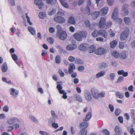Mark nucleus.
<instances>
[{
  "label": "nucleus",
  "instance_id": "62",
  "mask_svg": "<svg viewBox=\"0 0 135 135\" xmlns=\"http://www.w3.org/2000/svg\"><path fill=\"white\" fill-rule=\"evenodd\" d=\"M8 1L10 5L12 6H14L15 5V0H8Z\"/></svg>",
  "mask_w": 135,
  "mask_h": 135
},
{
  "label": "nucleus",
  "instance_id": "20",
  "mask_svg": "<svg viewBox=\"0 0 135 135\" xmlns=\"http://www.w3.org/2000/svg\"><path fill=\"white\" fill-rule=\"evenodd\" d=\"M108 11V7H105L101 9L99 12L102 15L104 16L107 13Z\"/></svg>",
  "mask_w": 135,
  "mask_h": 135
},
{
  "label": "nucleus",
  "instance_id": "45",
  "mask_svg": "<svg viewBox=\"0 0 135 135\" xmlns=\"http://www.w3.org/2000/svg\"><path fill=\"white\" fill-rule=\"evenodd\" d=\"M60 1L64 7L66 8H68V7L69 6L68 4L65 2L63 0H60Z\"/></svg>",
  "mask_w": 135,
  "mask_h": 135
},
{
  "label": "nucleus",
  "instance_id": "1",
  "mask_svg": "<svg viewBox=\"0 0 135 135\" xmlns=\"http://www.w3.org/2000/svg\"><path fill=\"white\" fill-rule=\"evenodd\" d=\"M87 33L85 31H82L78 33H76L73 35L75 38L78 41H82L83 38H86Z\"/></svg>",
  "mask_w": 135,
  "mask_h": 135
},
{
  "label": "nucleus",
  "instance_id": "53",
  "mask_svg": "<svg viewBox=\"0 0 135 135\" xmlns=\"http://www.w3.org/2000/svg\"><path fill=\"white\" fill-rule=\"evenodd\" d=\"M104 135H110V133L106 129H104L102 131Z\"/></svg>",
  "mask_w": 135,
  "mask_h": 135
},
{
  "label": "nucleus",
  "instance_id": "26",
  "mask_svg": "<svg viewBox=\"0 0 135 135\" xmlns=\"http://www.w3.org/2000/svg\"><path fill=\"white\" fill-rule=\"evenodd\" d=\"M75 100L79 102H82L83 100L82 97L78 94H75L74 95Z\"/></svg>",
  "mask_w": 135,
  "mask_h": 135
},
{
  "label": "nucleus",
  "instance_id": "44",
  "mask_svg": "<svg viewBox=\"0 0 135 135\" xmlns=\"http://www.w3.org/2000/svg\"><path fill=\"white\" fill-rule=\"evenodd\" d=\"M29 118L33 122L37 123L38 122V120L36 119L33 116L31 115L29 116Z\"/></svg>",
  "mask_w": 135,
  "mask_h": 135
},
{
  "label": "nucleus",
  "instance_id": "6",
  "mask_svg": "<svg viewBox=\"0 0 135 135\" xmlns=\"http://www.w3.org/2000/svg\"><path fill=\"white\" fill-rule=\"evenodd\" d=\"M10 94L12 97L15 98L17 97V95L19 93V91L14 88H11L9 89Z\"/></svg>",
  "mask_w": 135,
  "mask_h": 135
},
{
  "label": "nucleus",
  "instance_id": "27",
  "mask_svg": "<svg viewBox=\"0 0 135 135\" xmlns=\"http://www.w3.org/2000/svg\"><path fill=\"white\" fill-rule=\"evenodd\" d=\"M91 117V113L90 112H89L86 114L85 118L83 119V120L84 121L87 122L90 119Z\"/></svg>",
  "mask_w": 135,
  "mask_h": 135
},
{
  "label": "nucleus",
  "instance_id": "60",
  "mask_svg": "<svg viewBox=\"0 0 135 135\" xmlns=\"http://www.w3.org/2000/svg\"><path fill=\"white\" fill-rule=\"evenodd\" d=\"M51 125L53 128L55 129L59 127L58 124L55 123V122L51 124Z\"/></svg>",
  "mask_w": 135,
  "mask_h": 135
},
{
  "label": "nucleus",
  "instance_id": "61",
  "mask_svg": "<svg viewBox=\"0 0 135 135\" xmlns=\"http://www.w3.org/2000/svg\"><path fill=\"white\" fill-rule=\"evenodd\" d=\"M68 60L70 61L73 62L75 61V58L72 56H70L68 57Z\"/></svg>",
  "mask_w": 135,
  "mask_h": 135
},
{
  "label": "nucleus",
  "instance_id": "25",
  "mask_svg": "<svg viewBox=\"0 0 135 135\" xmlns=\"http://www.w3.org/2000/svg\"><path fill=\"white\" fill-rule=\"evenodd\" d=\"M106 73L104 71H101L97 73L96 75V77L97 78H99L104 76Z\"/></svg>",
  "mask_w": 135,
  "mask_h": 135
},
{
  "label": "nucleus",
  "instance_id": "47",
  "mask_svg": "<svg viewBox=\"0 0 135 135\" xmlns=\"http://www.w3.org/2000/svg\"><path fill=\"white\" fill-rule=\"evenodd\" d=\"M112 22L111 21H109L105 24V28H109L112 25Z\"/></svg>",
  "mask_w": 135,
  "mask_h": 135
},
{
  "label": "nucleus",
  "instance_id": "8",
  "mask_svg": "<svg viewBox=\"0 0 135 135\" xmlns=\"http://www.w3.org/2000/svg\"><path fill=\"white\" fill-rule=\"evenodd\" d=\"M91 91L93 97L95 99H97L99 98L98 91L97 89L92 88L91 89Z\"/></svg>",
  "mask_w": 135,
  "mask_h": 135
},
{
  "label": "nucleus",
  "instance_id": "54",
  "mask_svg": "<svg viewBox=\"0 0 135 135\" xmlns=\"http://www.w3.org/2000/svg\"><path fill=\"white\" fill-rule=\"evenodd\" d=\"M114 0H107V2L108 5L111 6L114 3Z\"/></svg>",
  "mask_w": 135,
  "mask_h": 135
},
{
  "label": "nucleus",
  "instance_id": "11",
  "mask_svg": "<svg viewBox=\"0 0 135 135\" xmlns=\"http://www.w3.org/2000/svg\"><path fill=\"white\" fill-rule=\"evenodd\" d=\"M54 21L60 23H62L65 21V20L64 17L60 16L56 17L54 18Z\"/></svg>",
  "mask_w": 135,
  "mask_h": 135
},
{
  "label": "nucleus",
  "instance_id": "39",
  "mask_svg": "<svg viewBox=\"0 0 135 135\" xmlns=\"http://www.w3.org/2000/svg\"><path fill=\"white\" fill-rule=\"evenodd\" d=\"M112 55L116 58H118L120 56L118 52L115 51L112 52Z\"/></svg>",
  "mask_w": 135,
  "mask_h": 135
},
{
  "label": "nucleus",
  "instance_id": "36",
  "mask_svg": "<svg viewBox=\"0 0 135 135\" xmlns=\"http://www.w3.org/2000/svg\"><path fill=\"white\" fill-rule=\"evenodd\" d=\"M124 21L127 25H129L131 23V19L129 17H125L124 18Z\"/></svg>",
  "mask_w": 135,
  "mask_h": 135
},
{
  "label": "nucleus",
  "instance_id": "57",
  "mask_svg": "<svg viewBox=\"0 0 135 135\" xmlns=\"http://www.w3.org/2000/svg\"><path fill=\"white\" fill-rule=\"evenodd\" d=\"M110 76L112 80H114L115 77V74L114 73H111L110 74Z\"/></svg>",
  "mask_w": 135,
  "mask_h": 135
},
{
  "label": "nucleus",
  "instance_id": "22",
  "mask_svg": "<svg viewBox=\"0 0 135 135\" xmlns=\"http://www.w3.org/2000/svg\"><path fill=\"white\" fill-rule=\"evenodd\" d=\"M108 66L107 64L105 62H101L99 65V68L100 69H104Z\"/></svg>",
  "mask_w": 135,
  "mask_h": 135
},
{
  "label": "nucleus",
  "instance_id": "2",
  "mask_svg": "<svg viewBox=\"0 0 135 135\" xmlns=\"http://www.w3.org/2000/svg\"><path fill=\"white\" fill-rule=\"evenodd\" d=\"M118 9L117 7L115 8L114 9L112 15V18L114 20H115L117 22L121 23L122 22V20L120 18L117 17V15L118 14Z\"/></svg>",
  "mask_w": 135,
  "mask_h": 135
},
{
  "label": "nucleus",
  "instance_id": "46",
  "mask_svg": "<svg viewBox=\"0 0 135 135\" xmlns=\"http://www.w3.org/2000/svg\"><path fill=\"white\" fill-rule=\"evenodd\" d=\"M26 17L27 19V22L29 25H32V23L30 21V17L28 16V14L26 13H25Z\"/></svg>",
  "mask_w": 135,
  "mask_h": 135
},
{
  "label": "nucleus",
  "instance_id": "55",
  "mask_svg": "<svg viewBox=\"0 0 135 135\" xmlns=\"http://www.w3.org/2000/svg\"><path fill=\"white\" fill-rule=\"evenodd\" d=\"M57 30V33H61L62 31V28L61 26L59 25H58L56 27Z\"/></svg>",
  "mask_w": 135,
  "mask_h": 135
},
{
  "label": "nucleus",
  "instance_id": "29",
  "mask_svg": "<svg viewBox=\"0 0 135 135\" xmlns=\"http://www.w3.org/2000/svg\"><path fill=\"white\" fill-rule=\"evenodd\" d=\"M96 49L95 46L93 45H91L89 48L88 50L89 53H91L94 52Z\"/></svg>",
  "mask_w": 135,
  "mask_h": 135
},
{
  "label": "nucleus",
  "instance_id": "38",
  "mask_svg": "<svg viewBox=\"0 0 135 135\" xmlns=\"http://www.w3.org/2000/svg\"><path fill=\"white\" fill-rule=\"evenodd\" d=\"M39 16L41 19H44L46 16V14L44 12H40L39 14Z\"/></svg>",
  "mask_w": 135,
  "mask_h": 135
},
{
  "label": "nucleus",
  "instance_id": "7",
  "mask_svg": "<svg viewBox=\"0 0 135 135\" xmlns=\"http://www.w3.org/2000/svg\"><path fill=\"white\" fill-rule=\"evenodd\" d=\"M20 122L19 120L16 117H13L8 119L7 122L9 124H12L15 123H18Z\"/></svg>",
  "mask_w": 135,
  "mask_h": 135
},
{
  "label": "nucleus",
  "instance_id": "34",
  "mask_svg": "<svg viewBox=\"0 0 135 135\" xmlns=\"http://www.w3.org/2000/svg\"><path fill=\"white\" fill-rule=\"evenodd\" d=\"M117 44V42L115 40H113L110 43V47L111 48H113Z\"/></svg>",
  "mask_w": 135,
  "mask_h": 135
},
{
  "label": "nucleus",
  "instance_id": "12",
  "mask_svg": "<svg viewBox=\"0 0 135 135\" xmlns=\"http://www.w3.org/2000/svg\"><path fill=\"white\" fill-rule=\"evenodd\" d=\"M57 36L59 37V38L62 40H64L67 37V34L65 31H63L61 32L57 33Z\"/></svg>",
  "mask_w": 135,
  "mask_h": 135
},
{
  "label": "nucleus",
  "instance_id": "58",
  "mask_svg": "<svg viewBox=\"0 0 135 135\" xmlns=\"http://www.w3.org/2000/svg\"><path fill=\"white\" fill-rule=\"evenodd\" d=\"M105 93L104 92L102 91L100 93H99V98H103L105 97Z\"/></svg>",
  "mask_w": 135,
  "mask_h": 135
},
{
  "label": "nucleus",
  "instance_id": "31",
  "mask_svg": "<svg viewBox=\"0 0 135 135\" xmlns=\"http://www.w3.org/2000/svg\"><path fill=\"white\" fill-rule=\"evenodd\" d=\"M68 22L70 24H74L75 23L74 18L73 17H71L68 19Z\"/></svg>",
  "mask_w": 135,
  "mask_h": 135
},
{
  "label": "nucleus",
  "instance_id": "51",
  "mask_svg": "<svg viewBox=\"0 0 135 135\" xmlns=\"http://www.w3.org/2000/svg\"><path fill=\"white\" fill-rule=\"evenodd\" d=\"M51 113L53 118H54L56 119L57 118V116L55 114V112L54 110H51Z\"/></svg>",
  "mask_w": 135,
  "mask_h": 135
},
{
  "label": "nucleus",
  "instance_id": "24",
  "mask_svg": "<svg viewBox=\"0 0 135 135\" xmlns=\"http://www.w3.org/2000/svg\"><path fill=\"white\" fill-rule=\"evenodd\" d=\"M8 66L6 63H4L1 67L2 71L3 73H5L8 70Z\"/></svg>",
  "mask_w": 135,
  "mask_h": 135
},
{
  "label": "nucleus",
  "instance_id": "19",
  "mask_svg": "<svg viewBox=\"0 0 135 135\" xmlns=\"http://www.w3.org/2000/svg\"><path fill=\"white\" fill-rule=\"evenodd\" d=\"M80 10L81 11L84 12L85 13H87L88 15H89L90 13V8L89 6H87L85 8H81Z\"/></svg>",
  "mask_w": 135,
  "mask_h": 135
},
{
  "label": "nucleus",
  "instance_id": "13",
  "mask_svg": "<svg viewBox=\"0 0 135 135\" xmlns=\"http://www.w3.org/2000/svg\"><path fill=\"white\" fill-rule=\"evenodd\" d=\"M89 46V45L87 44H83L80 45L79 49L80 50L85 51L88 49Z\"/></svg>",
  "mask_w": 135,
  "mask_h": 135
},
{
  "label": "nucleus",
  "instance_id": "23",
  "mask_svg": "<svg viewBox=\"0 0 135 135\" xmlns=\"http://www.w3.org/2000/svg\"><path fill=\"white\" fill-rule=\"evenodd\" d=\"M100 14L99 12L96 11L93 12L91 14V16L93 19L95 20L97 18Z\"/></svg>",
  "mask_w": 135,
  "mask_h": 135
},
{
  "label": "nucleus",
  "instance_id": "59",
  "mask_svg": "<svg viewBox=\"0 0 135 135\" xmlns=\"http://www.w3.org/2000/svg\"><path fill=\"white\" fill-rule=\"evenodd\" d=\"M11 56L12 58L14 61H16L18 59L17 56L15 54H12Z\"/></svg>",
  "mask_w": 135,
  "mask_h": 135
},
{
  "label": "nucleus",
  "instance_id": "28",
  "mask_svg": "<svg viewBox=\"0 0 135 135\" xmlns=\"http://www.w3.org/2000/svg\"><path fill=\"white\" fill-rule=\"evenodd\" d=\"M28 31L30 32L32 35L36 34V31L34 28L31 26H29L28 28Z\"/></svg>",
  "mask_w": 135,
  "mask_h": 135
},
{
  "label": "nucleus",
  "instance_id": "9",
  "mask_svg": "<svg viewBox=\"0 0 135 135\" xmlns=\"http://www.w3.org/2000/svg\"><path fill=\"white\" fill-rule=\"evenodd\" d=\"M84 96L87 100L90 101L92 99V97L89 90L85 89L84 91Z\"/></svg>",
  "mask_w": 135,
  "mask_h": 135
},
{
  "label": "nucleus",
  "instance_id": "40",
  "mask_svg": "<svg viewBox=\"0 0 135 135\" xmlns=\"http://www.w3.org/2000/svg\"><path fill=\"white\" fill-rule=\"evenodd\" d=\"M119 57L121 59H125L126 57V53L124 52H122L120 54Z\"/></svg>",
  "mask_w": 135,
  "mask_h": 135
},
{
  "label": "nucleus",
  "instance_id": "30",
  "mask_svg": "<svg viewBox=\"0 0 135 135\" xmlns=\"http://www.w3.org/2000/svg\"><path fill=\"white\" fill-rule=\"evenodd\" d=\"M88 126V124L87 122H84L81 123L80 124V127L82 129L86 128Z\"/></svg>",
  "mask_w": 135,
  "mask_h": 135
},
{
  "label": "nucleus",
  "instance_id": "50",
  "mask_svg": "<svg viewBox=\"0 0 135 135\" xmlns=\"http://www.w3.org/2000/svg\"><path fill=\"white\" fill-rule=\"evenodd\" d=\"M130 115L132 118H134L135 117V111L134 109H131Z\"/></svg>",
  "mask_w": 135,
  "mask_h": 135
},
{
  "label": "nucleus",
  "instance_id": "32",
  "mask_svg": "<svg viewBox=\"0 0 135 135\" xmlns=\"http://www.w3.org/2000/svg\"><path fill=\"white\" fill-rule=\"evenodd\" d=\"M85 23L86 27H89L90 30H91L93 29V27H92V26L91 25H90V22L89 20H85Z\"/></svg>",
  "mask_w": 135,
  "mask_h": 135
},
{
  "label": "nucleus",
  "instance_id": "37",
  "mask_svg": "<svg viewBox=\"0 0 135 135\" xmlns=\"http://www.w3.org/2000/svg\"><path fill=\"white\" fill-rule=\"evenodd\" d=\"M115 95L116 97H118L120 99H122L124 97L123 94L119 92H117L115 93Z\"/></svg>",
  "mask_w": 135,
  "mask_h": 135
},
{
  "label": "nucleus",
  "instance_id": "56",
  "mask_svg": "<svg viewBox=\"0 0 135 135\" xmlns=\"http://www.w3.org/2000/svg\"><path fill=\"white\" fill-rule=\"evenodd\" d=\"M58 73L61 76L63 77L64 76V74L61 69H59V70Z\"/></svg>",
  "mask_w": 135,
  "mask_h": 135
},
{
  "label": "nucleus",
  "instance_id": "52",
  "mask_svg": "<svg viewBox=\"0 0 135 135\" xmlns=\"http://www.w3.org/2000/svg\"><path fill=\"white\" fill-rule=\"evenodd\" d=\"M2 109L4 112H7L9 110V107L7 105H4Z\"/></svg>",
  "mask_w": 135,
  "mask_h": 135
},
{
  "label": "nucleus",
  "instance_id": "64",
  "mask_svg": "<svg viewBox=\"0 0 135 135\" xmlns=\"http://www.w3.org/2000/svg\"><path fill=\"white\" fill-rule=\"evenodd\" d=\"M124 43L122 42H120L119 44V47L120 49H123L124 47Z\"/></svg>",
  "mask_w": 135,
  "mask_h": 135
},
{
  "label": "nucleus",
  "instance_id": "18",
  "mask_svg": "<svg viewBox=\"0 0 135 135\" xmlns=\"http://www.w3.org/2000/svg\"><path fill=\"white\" fill-rule=\"evenodd\" d=\"M105 52L104 48L100 47L98 48L96 51V53L99 55H101L104 54Z\"/></svg>",
  "mask_w": 135,
  "mask_h": 135
},
{
  "label": "nucleus",
  "instance_id": "43",
  "mask_svg": "<svg viewBox=\"0 0 135 135\" xmlns=\"http://www.w3.org/2000/svg\"><path fill=\"white\" fill-rule=\"evenodd\" d=\"M47 41L50 44H52L54 43V39L52 37H49L47 38Z\"/></svg>",
  "mask_w": 135,
  "mask_h": 135
},
{
  "label": "nucleus",
  "instance_id": "42",
  "mask_svg": "<svg viewBox=\"0 0 135 135\" xmlns=\"http://www.w3.org/2000/svg\"><path fill=\"white\" fill-rule=\"evenodd\" d=\"M55 60L56 63L59 64L60 62L61 61L60 56L59 55H57L55 57Z\"/></svg>",
  "mask_w": 135,
  "mask_h": 135
},
{
  "label": "nucleus",
  "instance_id": "33",
  "mask_svg": "<svg viewBox=\"0 0 135 135\" xmlns=\"http://www.w3.org/2000/svg\"><path fill=\"white\" fill-rule=\"evenodd\" d=\"M87 131L85 129H82L79 133V135H86L87 133Z\"/></svg>",
  "mask_w": 135,
  "mask_h": 135
},
{
  "label": "nucleus",
  "instance_id": "21",
  "mask_svg": "<svg viewBox=\"0 0 135 135\" xmlns=\"http://www.w3.org/2000/svg\"><path fill=\"white\" fill-rule=\"evenodd\" d=\"M70 66L68 69V73L69 74H71L73 72V70L75 69V67L74 64H70Z\"/></svg>",
  "mask_w": 135,
  "mask_h": 135
},
{
  "label": "nucleus",
  "instance_id": "41",
  "mask_svg": "<svg viewBox=\"0 0 135 135\" xmlns=\"http://www.w3.org/2000/svg\"><path fill=\"white\" fill-rule=\"evenodd\" d=\"M92 36L94 37H96L98 36L99 35V31L96 30L94 31L92 33Z\"/></svg>",
  "mask_w": 135,
  "mask_h": 135
},
{
  "label": "nucleus",
  "instance_id": "49",
  "mask_svg": "<svg viewBox=\"0 0 135 135\" xmlns=\"http://www.w3.org/2000/svg\"><path fill=\"white\" fill-rule=\"evenodd\" d=\"M39 133L41 135H50L49 133L46 131H39Z\"/></svg>",
  "mask_w": 135,
  "mask_h": 135
},
{
  "label": "nucleus",
  "instance_id": "10",
  "mask_svg": "<svg viewBox=\"0 0 135 135\" xmlns=\"http://www.w3.org/2000/svg\"><path fill=\"white\" fill-rule=\"evenodd\" d=\"M106 18L104 17L101 18L99 25V27L100 28H105Z\"/></svg>",
  "mask_w": 135,
  "mask_h": 135
},
{
  "label": "nucleus",
  "instance_id": "14",
  "mask_svg": "<svg viewBox=\"0 0 135 135\" xmlns=\"http://www.w3.org/2000/svg\"><path fill=\"white\" fill-rule=\"evenodd\" d=\"M99 35L101 36L104 38H107L108 37V32L105 30H100L99 31Z\"/></svg>",
  "mask_w": 135,
  "mask_h": 135
},
{
  "label": "nucleus",
  "instance_id": "35",
  "mask_svg": "<svg viewBox=\"0 0 135 135\" xmlns=\"http://www.w3.org/2000/svg\"><path fill=\"white\" fill-rule=\"evenodd\" d=\"M55 118H51L48 119V124L50 126L53 123L55 122Z\"/></svg>",
  "mask_w": 135,
  "mask_h": 135
},
{
  "label": "nucleus",
  "instance_id": "15",
  "mask_svg": "<svg viewBox=\"0 0 135 135\" xmlns=\"http://www.w3.org/2000/svg\"><path fill=\"white\" fill-rule=\"evenodd\" d=\"M77 47L75 44H71L68 45L66 47V49L68 51H71L75 49Z\"/></svg>",
  "mask_w": 135,
  "mask_h": 135
},
{
  "label": "nucleus",
  "instance_id": "17",
  "mask_svg": "<svg viewBox=\"0 0 135 135\" xmlns=\"http://www.w3.org/2000/svg\"><path fill=\"white\" fill-rule=\"evenodd\" d=\"M114 131L116 134L118 135H121L122 133V131L120 128L118 126H115Z\"/></svg>",
  "mask_w": 135,
  "mask_h": 135
},
{
  "label": "nucleus",
  "instance_id": "3",
  "mask_svg": "<svg viewBox=\"0 0 135 135\" xmlns=\"http://www.w3.org/2000/svg\"><path fill=\"white\" fill-rule=\"evenodd\" d=\"M125 30L120 35V39L122 40H125L127 38L129 32V29L127 27H125Z\"/></svg>",
  "mask_w": 135,
  "mask_h": 135
},
{
  "label": "nucleus",
  "instance_id": "4",
  "mask_svg": "<svg viewBox=\"0 0 135 135\" xmlns=\"http://www.w3.org/2000/svg\"><path fill=\"white\" fill-rule=\"evenodd\" d=\"M57 88L59 91V93L61 94H63L62 98L64 99H67V96L66 95V93L64 90H62V87L60 84H57Z\"/></svg>",
  "mask_w": 135,
  "mask_h": 135
},
{
  "label": "nucleus",
  "instance_id": "48",
  "mask_svg": "<svg viewBox=\"0 0 135 135\" xmlns=\"http://www.w3.org/2000/svg\"><path fill=\"white\" fill-rule=\"evenodd\" d=\"M124 78L122 76H120L118 79L116 83H119L123 81Z\"/></svg>",
  "mask_w": 135,
  "mask_h": 135
},
{
  "label": "nucleus",
  "instance_id": "63",
  "mask_svg": "<svg viewBox=\"0 0 135 135\" xmlns=\"http://www.w3.org/2000/svg\"><path fill=\"white\" fill-rule=\"evenodd\" d=\"M108 107L110 109V110L111 112H113L114 110V106L112 104H110L109 105Z\"/></svg>",
  "mask_w": 135,
  "mask_h": 135
},
{
  "label": "nucleus",
  "instance_id": "5",
  "mask_svg": "<svg viewBox=\"0 0 135 135\" xmlns=\"http://www.w3.org/2000/svg\"><path fill=\"white\" fill-rule=\"evenodd\" d=\"M129 5L127 4L123 5L122 7L121 14L122 15L126 16L129 13V11L128 9Z\"/></svg>",
  "mask_w": 135,
  "mask_h": 135
},
{
  "label": "nucleus",
  "instance_id": "16",
  "mask_svg": "<svg viewBox=\"0 0 135 135\" xmlns=\"http://www.w3.org/2000/svg\"><path fill=\"white\" fill-rule=\"evenodd\" d=\"M34 3L37 6H38L39 8L41 9L44 5L42 0H34Z\"/></svg>",
  "mask_w": 135,
  "mask_h": 135
}]
</instances>
